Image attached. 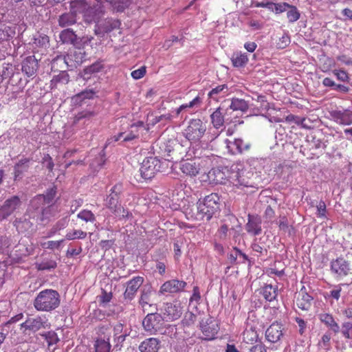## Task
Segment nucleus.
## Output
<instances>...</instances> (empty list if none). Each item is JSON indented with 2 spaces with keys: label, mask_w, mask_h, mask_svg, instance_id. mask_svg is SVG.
Wrapping results in <instances>:
<instances>
[{
  "label": "nucleus",
  "mask_w": 352,
  "mask_h": 352,
  "mask_svg": "<svg viewBox=\"0 0 352 352\" xmlns=\"http://www.w3.org/2000/svg\"><path fill=\"white\" fill-rule=\"evenodd\" d=\"M122 190V186L120 184L114 185L105 199V206L116 216L128 217L129 212L121 206L119 201Z\"/></svg>",
  "instance_id": "nucleus-3"
},
{
  "label": "nucleus",
  "mask_w": 352,
  "mask_h": 352,
  "mask_svg": "<svg viewBox=\"0 0 352 352\" xmlns=\"http://www.w3.org/2000/svg\"><path fill=\"white\" fill-rule=\"evenodd\" d=\"M320 320L327 326L331 328L334 333H338L340 330L338 324L335 321L332 315L329 314H322L320 316Z\"/></svg>",
  "instance_id": "nucleus-43"
},
{
  "label": "nucleus",
  "mask_w": 352,
  "mask_h": 352,
  "mask_svg": "<svg viewBox=\"0 0 352 352\" xmlns=\"http://www.w3.org/2000/svg\"><path fill=\"white\" fill-rule=\"evenodd\" d=\"M19 69L16 68L15 65H13L12 63H3L2 65V69L0 72V75L2 78V80L5 79H10L15 74H19Z\"/></svg>",
  "instance_id": "nucleus-34"
},
{
  "label": "nucleus",
  "mask_w": 352,
  "mask_h": 352,
  "mask_svg": "<svg viewBox=\"0 0 352 352\" xmlns=\"http://www.w3.org/2000/svg\"><path fill=\"white\" fill-rule=\"evenodd\" d=\"M143 283L144 278L140 276H135L126 282V289L124 292V298L127 300H132Z\"/></svg>",
  "instance_id": "nucleus-14"
},
{
  "label": "nucleus",
  "mask_w": 352,
  "mask_h": 352,
  "mask_svg": "<svg viewBox=\"0 0 352 352\" xmlns=\"http://www.w3.org/2000/svg\"><path fill=\"white\" fill-rule=\"evenodd\" d=\"M278 226L280 230H283L285 232H288L289 234H291V230L293 229L292 227L289 226L288 220L286 217L283 216L280 218L278 221Z\"/></svg>",
  "instance_id": "nucleus-58"
},
{
  "label": "nucleus",
  "mask_w": 352,
  "mask_h": 352,
  "mask_svg": "<svg viewBox=\"0 0 352 352\" xmlns=\"http://www.w3.org/2000/svg\"><path fill=\"white\" fill-rule=\"evenodd\" d=\"M161 161L156 157L144 159L140 168V175L144 180L151 179L160 170Z\"/></svg>",
  "instance_id": "nucleus-7"
},
{
  "label": "nucleus",
  "mask_w": 352,
  "mask_h": 352,
  "mask_svg": "<svg viewBox=\"0 0 352 352\" xmlns=\"http://www.w3.org/2000/svg\"><path fill=\"white\" fill-rule=\"evenodd\" d=\"M229 88L226 84L219 85L212 88L208 94V97L218 102L221 98L228 94Z\"/></svg>",
  "instance_id": "nucleus-27"
},
{
  "label": "nucleus",
  "mask_w": 352,
  "mask_h": 352,
  "mask_svg": "<svg viewBox=\"0 0 352 352\" xmlns=\"http://www.w3.org/2000/svg\"><path fill=\"white\" fill-rule=\"evenodd\" d=\"M21 72L28 78H34L39 68L38 60L34 56H28L25 58L21 63Z\"/></svg>",
  "instance_id": "nucleus-12"
},
{
  "label": "nucleus",
  "mask_w": 352,
  "mask_h": 352,
  "mask_svg": "<svg viewBox=\"0 0 352 352\" xmlns=\"http://www.w3.org/2000/svg\"><path fill=\"white\" fill-rule=\"evenodd\" d=\"M232 64L234 67H244L249 61L248 56L246 53L241 52H234L230 58Z\"/></svg>",
  "instance_id": "nucleus-32"
},
{
  "label": "nucleus",
  "mask_w": 352,
  "mask_h": 352,
  "mask_svg": "<svg viewBox=\"0 0 352 352\" xmlns=\"http://www.w3.org/2000/svg\"><path fill=\"white\" fill-rule=\"evenodd\" d=\"M105 146L103 147L98 153V156L92 160L91 168L94 169V175L98 172L104 164L106 162V154L104 151Z\"/></svg>",
  "instance_id": "nucleus-42"
},
{
  "label": "nucleus",
  "mask_w": 352,
  "mask_h": 352,
  "mask_svg": "<svg viewBox=\"0 0 352 352\" xmlns=\"http://www.w3.org/2000/svg\"><path fill=\"white\" fill-rule=\"evenodd\" d=\"M60 303V296L56 290L45 289L41 291L33 301V306L38 311L50 312Z\"/></svg>",
  "instance_id": "nucleus-2"
},
{
  "label": "nucleus",
  "mask_w": 352,
  "mask_h": 352,
  "mask_svg": "<svg viewBox=\"0 0 352 352\" xmlns=\"http://www.w3.org/2000/svg\"><path fill=\"white\" fill-rule=\"evenodd\" d=\"M200 328L204 339L208 340L215 338L219 329L217 321L211 318L205 320H202L200 323Z\"/></svg>",
  "instance_id": "nucleus-13"
},
{
  "label": "nucleus",
  "mask_w": 352,
  "mask_h": 352,
  "mask_svg": "<svg viewBox=\"0 0 352 352\" xmlns=\"http://www.w3.org/2000/svg\"><path fill=\"white\" fill-rule=\"evenodd\" d=\"M291 42L290 37L287 33H284L281 37L276 43L278 49H285Z\"/></svg>",
  "instance_id": "nucleus-54"
},
{
  "label": "nucleus",
  "mask_w": 352,
  "mask_h": 352,
  "mask_svg": "<svg viewBox=\"0 0 352 352\" xmlns=\"http://www.w3.org/2000/svg\"><path fill=\"white\" fill-rule=\"evenodd\" d=\"M71 10L76 16L77 14H83L85 21H87V12L88 11V4L86 0H74L71 2Z\"/></svg>",
  "instance_id": "nucleus-31"
},
{
  "label": "nucleus",
  "mask_w": 352,
  "mask_h": 352,
  "mask_svg": "<svg viewBox=\"0 0 352 352\" xmlns=\"http://www.w3.org/2000/svg\"><path fill=\"white\" fill-rule=\"evenodd\" d=\"M160 347V341L155 338H149L141 342L139 346L140 352H157Z\"/></svg>",
  "instance_id": "nucleus-25"
},
{
  "label": "nucleus",
  "mask_w": 352,
  "mask_h": 352,
  "mask_svg": "<svg viewBox=\"0 0 352 352\" xmlns=\"http://www.w3.org/2000/svg\"><path fill=\"white\" fill-rule=\"evenodd\" d=\"M331 271L338 277L342 278L348 275L350 265L344 258L339 257L331 262Z\"/></svg>",
  "instance_id": "nucleus-16"
},
{
  "label": "nucleus",
  "mask_w": 352,
  "mask_h": 352,
  "mask_svg": "<svg viewBox=\"0 0 352 352\" xmlns=\"http://www.w3.org/2000/svg\"><path fill=\"white\" fill-rule=\"evenodd\" d=\"M286 122L291 123L295 122L298 125H301L304 126L303 122L305 121V118H300L298 116H294L293 114H289L285 117Z\"/></svg>",
  "instance_id": "nucleus-61"
},
{
  "label": "nucleus",
  "mask_w": 352,
  "mask_h": 352,
  "mask_svg": "<svg viewBox=\"0 0 352 352\" xmlns=\"http://www.w3.org/2000/svg\"><path fill=\"white\" fill-rule=\"evenodd\" d=\"M19 327L23 335H35L39 331L45 329L48 327L47 319L45 316H28Z\"/></svg>",
  "instance_id": "nucleus-4"
},
{
  "label": "nucleus",
  "mask_w": 352,
  "mask_h": 352,
  "mask_svg": "<svg viewBox=\"0 0 352 352\" xmlns=\"http://www.w3.org/2000/svg\"><path fill=\"white\" fill-rule=\"evenodd\" d=\"M289 10L287 12V17L289 22L294 23L300 19V14L297 8L293 5H290Z\"/></svg>",
  "instance_id": "nucleus-51"
},
{
  "label": "nucleus",
  "mask_w": 352,
  "mask_h": 352,
  "mask_svg": "<svg viewBox=\"0 0 352 352\" xmlns=\"http://www.w3.org/2000/svg\"><path fill=\"white\" fill-rule=\"evenodd\" d=\"M262 294L269 302L275 300L278 296V286H273L272 284L265 285L262 289Z\"/></svg>",
  "instance_id": "nucleus-38"
},
{
  "label": "nucleus",
  "mask_w": 352,
  "mask_h": 352,
  "mask_svg": "<svg viewBox=\"0 0 352 352\" xmlns=\"http://www.w3.org/2000/svg\"><path fill=\"white\" fill-rule=\"evenodd\" d=\"M69 81V76L66 71H60L58 74L53 76L50 80L51 89H56L58 85H66Z\"/></svg>",
  "instance_id": "nucleus-33"
},
{
  "label": "nucleus",
  "mask_w": 352,
  "mask_h": 352,
  "mask_svg": "<svg viewBox=\"0 0 352 352\" xmlns=\"http://www.w3.org/2000/svg\"><path fill=\"white\" fill-rule=\"evenodd\" d=\"M32 219L25 212L23 217L17 218L13 222L14 226L19 233L30 232L34 230V223L30 221Z\"/></svg>",
  "instance_id": "nucleus-20"
},
{
  "label": "nucleus",
  "mask_w": 352,
  "mask_h": 352,
  "mask_svg": "<svg viewBox=\"0 0 352 352\" xmlns=\"http://www.w3.org/2000/svg\"><path fill=\"white\" fill-rule=\"evenodd\" d=\"M226 142L228 149H232V146H235V151H232V153L241 154L244 152L249 151L252 146L250 142H245L241 138H236L234 142L226 140Z\"/></svg>",
  "instance_id": "nucleus-24"
},
{
  "label": "nucleus",
  "mask_w": 352,
  "mask_h": 352,
  "mask_svg": "<svg viewBox=\"0 0 352 352\" xmlns=\"http://www.w3.org/2000/svg\"><path fill=\"white\" fill-rule=\"evenodd\" d=\"M47 341L48 346L56 344L59 341L57 333L54 331H47L40 334Z\"/></svg>",
  "instance_id": "nucleus-49"
},
{
  "label": "nucleus",
  "mask_w": 352,
  "mask_h": 352,
  "mask_svg": "<svg viewBox=\"0 0 352 352\" xmlns=\"http://www.w3.org/2000/svg\"><path fill=\"white\" fill-rule=\"evenodd\" d=\"M197 202L206 221L210 220L219 209V197L217 193H211Z\"/></svg>",
  "instance_id": "nucleus-6"
},
{
  "label": "nucleus",
  "mask_w": 352,
  "mask_h": 352,
  "mask_svg": "<svg viewBox=\"0 0 352 352\" xmlns=\"http://www.w3.org/2000/svg\"><path fill=\"white\" fill-rule=\"evenodd\" d=\"M142 325L144 330L151 335L156 334L164 328V318L157 312L148 313L142 321Z\"/></svg>",
  "instance_id": "nucleus-8"
},
{
  "label": "nucleus",
  "mask_w": 352,
  "mask_h": 352,
  "mask_svg": "<svg viewBox=\"0 0 352 352\" xmlns=\"http://www.w3.org/2000/svg\"><path fill=\"white\" fill-rule=\"evenodd\" d=\"M56 212L57 209L54 204H46L36 221L40 222L49 221L52 217H55Z\"/></svg>",
  "instance_id": "nucleus-37"
},
{
  "label": "nucleus",
  "mask_w": 352,
  "mask_h": 352,
  "mask_svg": "<svg viewBox=\"0 0 352 352\" xmlns=\"http://www.w3.org/2000/svg\"><path fill=\"white\" fill-rule=\"evenodd\" d=\"M236 116H232L229 113V110L227 109H224L221 107L217 108L210 115L211 123L216 129H219L223 126L224 123L229 124L236 122Z\"/></svg>",
  "instance_id": "nucleus-9"
},
{
  "label": "nucleus",
  "mask_w": 352,
  "mask_h": 352,
  "mask_svg": "<svg viewBox=\"0 0 352 352\" xmlns=\"http://www.w3.org/2000/svg\"><path fill=\"white\" fill-rule=\"evenodd\" d=\"M342 333L343 336L348 340H350L352 338V337L350 335V331L352 329V322H344L342 324Z\"/></svg>",
  "instance_id": "nucleus-62"
},
{
  "label": "nucleus",
  "mask_w": 352,
  "mask_h": 352,
  "mask_svg": "<svg viewBox=\"0 0 352 352\" xmlns=\"http://www.w3.org/2000/svg\"><path fill=\"white\" fill-rule=\"evenodd\" d=\"M87 236V233L81 230H74L68 232L65 236L67 240H74L76 239H84Z\"/></svg>",
  "instance_id": "nucleus-55"
},
{
  "label": "nucleus",
  "mask_w": 352,
  "mask_h": 352,
  "mask_svg": "<svg viewBox=\"0 0 352 352\" xmlns=\"http://www.w3.org/2000/svg\"><path fill=\"white\" fill-rule=\"evenodd\" d=\"M12 240L7 236H0V252L4 254H10V247L12 245Z\"/></svg>",
  "instance_id": "nucleus-46"
},
{
  "label": "nucleus",
  "mask_w": 352,
  "mask_h": 352,
  "mask_svg": "<svg viewBox=\"0 0 352 352\" xmlns=\"http://www.w3.org/2000/svg\"><path fill=\"white\" fill-rule=\"evenodd\" d=\"M39 195L43 199L45 204H54V200L57 195V187L55 185L48 188L43 194Z\"/></svg>",
  "instance_id": "nucleus-41"
},
{
  "label": "nucleus",
  "mask_w": 352,
  "mask_h": 352,
  "mask_svg": "<svg viewBox=\"0 0 352 352\" xmlns=\"http://www.w3.org/2000/svg\"><path fill=\"white\" fill-rule=\"evenodd\" d=\"M63 242L64 239L59 241H48L43 244V247L52 250H59Z\"/></svg>",
  "instance_id": "nucleus-56"
},
{
  "label": "nucleus",
  "mask_w": 352,
  "mask_h": 352,
  "mask_svg": "<svg viewBox=\"0 0 352 352\" xmlns=\"http://www.w3.org/2000/svg\"><path fill=\"white\" fill-rule=\"evenodd\" d=\"M30 254V250L25 245L19 243L10 252L9 256L14 263H19L23 258Z\"/></svg>",
  "instance_id": "nucleus-22"
},
{
  "label": "nucleus",
  "mask_w": 352,
  "mask_h": 352,
  "mask_svg": "<svg viewBox=\"0 0 352 352\" xmlns=\"http://www.w3.org/2000/svg\"><path fill=\"white\" fill-rule=\"evenodd\" d=\"M131 0H116L112 7L117 12H122L131 5Z\"/></svg>",
  "instance_id": "nucleus-53"
},
{
  "label": "nucleus",
  "mask_w": 352,
  "mask_h": 352,
  "mask_svg": "<svg viewBox=\"0 0 352 352\" xmlns=\"http://www.w3.org/2000/svg\"><path fill=\"white\" fill-rule=\"evenodd\" d=\"M88 98V90L85 89L82 91L76 94L72 98V102L74 105L80 106L82 101Z\"/></svg>",
  "instance_id": "nucleus-52"
},
{
  "label": "nucleus",
  "mask_w": 352,
  "mask_h": 352,
  "mask_svg": "<svg viewBox=\"0 0 352 352\" xmlns=\"http://www.w3.org/2000/svg\"><path fill=\"white\" fill-rule=\"evenodd\" d=\"M68 223H69V219L67 218V217H65L62 218L61 219L58 220L50 230V231L49 232V236H53L57 232L66 228L68 225Z\"/></svg>",
  "instance_id": "nucleus-48"
},
{
  "label": "nucleus",
  "mask_w": 352,
  "mask_h": 352,
  "mask_svg": "<svg viewBox=\"0 0 352 352\" xmlns=\"http://www.w3.org/2000/svg\"><path fill=\"white\" fill-rule=\"evenodd\" d=\"M33 44L40 48H47L50 46V37L43 32H37L33 37Z\"/></svg>",
  "instance_id": "nucleus-36"
},
{
  "label": "nucleus",
  "mask_w": 352,
  "mask_h": 352,
  "mask_svg": "<svg viewBox=\"0 0 352 352\" xmlns=\"http://www.w3.org/2000/svg\"><path fill=\"white\" fill-rule=\"evenodd\" d=\"M94 346L96 352H109L111 349L110 343L104 340H97Z\"/></svg>",
  "instance_id": "nucleus-50"
},
{
  "label": "nucleus",
  "mask_w": 352,
  "mask_h": 352,
  "mask_svg": "<svg viewBox=\"0 0 352 352\" xmlns=\"http://www.w3.org/2000/svg\"><path fill=\"white\" fill-rule=\"evenodd\" d=\"M202 104V98L199 96H197L192 100L188 103L182 104L175 109L176 116H178L183 111H186L189 109L195 107H199Z\"/></svg>",
  "instance_id": "nucleus-40"
},
{
  "label": "nucleus",
  "mask_w": 352,
  "mask_h": 352,
  "mask_svg": "<svg viewBox=\"0 0 352 352\" xmlns=\"http://www.w3.org/2000/svg\"><path fill=\"white\" fill-rule=\"evenodd\" d=\"M317 208V216L320 218H325L327 212V206L324 201L320 200L318 204L316 206Z\"/></svg>",
  "instance_id": "nucleus-60"
},
{
  "label": "nucleus",
  "mask_w": 352,
  "mask_h": 352,
  "mask_svg": "<svg viewBox=\"0 0 352 352\" xmlns=\"http://www.w3.org/2000/svg\"><path fill=\"white\" fill-rule=\"evenodd\" d=\"M313 298L305 291L301 289L296 298V306L303 311H307L311 306Z\"/></svg>",
  "instance_id": "nucleus-26"
},
{
  "label": "nucleus",
  "mask_w": 352,
  "mask_h": 352,
  "mask_svg": "<svg viewBox=\"0 0 352 352\" xmlns=\"http://www.w3.org/2000/svg\"><path fill=\"white\" fill-rule=\"evenodd\" d=\"M185 214L188 219L203 221L206 220L205 217L200 210L198 202L196 204H192L185 209Z\"/></svg>",
  "instance_id": "nucleus-29"
},
{
  "label": "nucleus",
  "mask_w": 352,
  "mask_h": 352,
  "mask_svg": "<svg viewBox=\"0 0 352 352\" xmlns=\"http://www.w3.org/2000/svg\"><path fill=\"white\" fill-rule=\"evenodd\" d=\"M22 204L20 197L17 195H12L4 201L0 206V221L8 218L19 210Z\"/></svg>",
  "instance_id": "nucleus-10"
},
{
  "label": "nucleus",
  "mask_w": 352,
  "mask_h": 352,
  "mask_svg": "<svg viewBox=\"0 0 352 352\" xmlns=\"http://www.w3.org/2000/svg\"><path fill=\"white\" fill-rule=\"evenodd\" d=\"M186 286V283L185 281L172 279L163 283L159 292L162 294L165 293H177L183 291Z\"/></svg>",
  "instance_id": "nucleus-19"
},
{
  "label": "nucleus",
  "mask_w": 352,
  "mask_h": 352,
  "mask_svg": "<svg viewBox=\"0 0 352 352\" xmlns=\"http://www.w3.org/2000/svg\"><path fill=\"white\" fill-rule=\"evenodd\" d=\"M57 266V263L55 261L50 260L46 262H43L40 264L39 270H50L55 269Z\"/></svg>",
  "instance_id": "nucleus-64"
},
{
  "label": "nucleus",
  "mask_w": 352,
  "mask_h": 352,
  "mask_svg": "<svg viewBox=\"0 0 352 352\" xmlns=\"http://www.w3.org/2000/svg\"><path fill=\"white\" fill-rule=\"evenodd\" d=\"M76 34L69 28L65 29L60 32L59 38L63 43H72L76 38Z\"/></svg>",
  "instance_id": "nucleus-47"
},
{
  "label": "nucleus",
  "mask_w": 352,
  "mask_h": 352,
  "mask_svg": "<svg viewBox=\"0 0 352 352\" xmlns=\"http://www.w3.org/2000/svg\"><path fill=\"white\" fill-rule=\"evenodd\" d=\"M153 294L154 292L151 287L147 289L144 288L141 292L139 304L144 313L149 311L148 309H147V305H150V302H152L151 297Z\"/></svg>",
  "instance_id": "nucleus-30"
},
{
  "label": "nucleus",
  "mask_w": 352,
  "mask_h": 352,
  "mask_svg": "<svg viewBox=\"0 0 352 352\" xmlns=\"http://www.w3.org/2000/svg\"><path fill=\"white\" fill-rule=\"evenodd\" d=\"M87 112L78 113L77 115L75 116V117L74 118L73 126L77 127L79 124H81V122L85 124L87 120Z\"/></svg>",
  "instance_id": "nucleus-59"
},
{
  "label": "nucleus",
  "mask_w": 352,
  "mask_h": 352,
  "mask_svg": "<svg viewBox=\"0 0 352 352\" xmlns=\"http://www.w3.org/2000/svg\"><path fill=\"white\" fill-rule=\"evenodd\" d=\"M206 125L199 118L191 119L184 129V137L192 143H197L204 137Z\"/></svg>",
  "instance_id": "nucleus-5"
},
{
  "label": "nucleus",
  "mask_w": 352,
  "mask_h": 352,
  "mask_svg": "<svg viewBox=\"0 0 352 352\" xmlns=\"http://www.w3.org/2000/svg\"><path fill=\"white\" fill-rule=\"evenodd\" d=\"M162 312L164 315V320L166 321H174L180 318L183 313V307L179 300H174L171 302L164 304Z\"/></svg>",
  "instance_id": "nucleus-11"
},
{
  "label": "nucleus",
  "mask_w": 352,
  "mask_h": 352,
  "mask_svg": "<svg viewBox=\"0 0 352 352\" xmlns=\"http://www.w3.org/2000/svg\"><path fill=\"white\" fill-rule=\"evenodd\" d=\"M248 104L245 100L233 98L232 100L230 107L227 109L229 110V113L232 116V114L235 111H241L242 112H245L248 109Z\"/></svg>",
  "instance_id": "nucleus-35"
},
{
  "label": "nucleus",
  "mask_w": 352,
  "mask_h": 352,
  "mask_svg": "<svg viewBox=\"0 0 352 352\" xmlns=\"http://www.w3.org/2000/svg\"><path fill=\"white\" fill-rule=\"evenodd\" d=\"M258 334L255 328L250 327L246 328L243 333V339L245 343L253 344L258 340Z\"/></svg>",
  "instance_id": "nucleus-44"
},
{
  "label": "nucleus",
  "mask_w": 352,
  "mask_h": 352,
  "mask_svg": "<svg viewBox=\"0 0 352 352\" xmlns=\"http://www.w3.org/2000/svg\"><path fill=\"white\" fill-rule=\"evenodd\" d=\"M146 72V67L142 66L140 68L133 71L131 72V75L133 78H134L135 80H138V79L143 78L145 76Z\"/></svg>",
  "instance_id": "nucleus-63"
},
{
  "label": "nucleus",
  "mask_w": 352,
  "mask_h": 352,
  "mask_svg": "<svg viewBox=\"0 0 352 352\" xmlns=\"http://www.w3.org/2000/svg\"><path fill=\"white\" fill-rule=\"evenodd\" d=\"M32 162V158L23 157L14 164L12 173L14 182L19 181L23 179L25 173H28Z\"/></svg>",
  "instance_id": "nucleus-15"
},
{
  "label": "nucleus",
  "mask_w": 352,
  "mask_h": 352,
  "mask_svg": "<svg viewBox=\"0 0 352 352\" xmlns=\"http://www.w3.org/2000/svg\"><path fill=\"white\" fill-rule=\"evenodd\" d=\"M179 168L184 174L189 176H195L199 170L198 165L195 162L189 160L182 161Z\"/></svg>",
  "instance_id": "nucleus-28"
},
{
  "label": "nucleus",
  "mask_w": 352,
  "mask_h": 352,
  "mask_svg": "<svg viewBox=\"0 0 352 352\" xmlns=\"http://www.w3.org/2000/svg\"><path fill=\"white\" fill-rule=\"evenodd\" d=\"M45 205L41 196L37 195L31 199L26 212L33 219L37 220Z\"/></svg>",
  "instance_id": "nucleus-17"
},
{
  "label": "nucleus",
  "mask_w": 352,
  "mask_h": 352,
  "mask_svg": "<svg viewBox=\"0 0 352 352\" xmlns=\"http://www.w3.org/2000/svg\"><path fill=\"white\" fill-rule=\"evenodd\" d=\"M283 336V325L278 322H273L265 331V338L267 341L272 343L279 341Z\"/></svg>",
  "instance_id": "nucleus-18"
},
{
  "label": "nucleus",
  "mask_w": 352,
  "mask_h": 352,
  "mask_svg": "<svg viewBox=\"0 0 352 352\" xmlns=\"http://www.w3.org/2000/svg\"><path fill=\"white\" fill-rule=\"evenodd\" d=\"M330 115L332 119L339 124L350 125L352 124V111L349 109L332 111Z\"/></svg>",
  "instance_id": "nucleus-21"
},
{
  "label": "nucleus",
  "mask_w": 352,
  "mask_h": 352,
  "mask_svg": "<svg viewBox=\"0 0 352 352\" xmlns=\"http://www.w3.org/2000/svg\"><path fill=\"white\" fill-rule=\"evenodd\" d=\"M15 35V28L3 25L0 28V42L8 41Z\"/></svg>",
  "instance_id": "nucleus-45"
},
{
  "label": "nucleus",
  "mask_w": 352,
  "mask_h": 352,
  "mask_svg": "<svg viewBox=\"0 0 352 352\" xmlns=\"http://www.w3.org/2000/svg\"><path fill=\"white\" fill-rule=\"evenodd\" d=\"M75 60L78 63H82L86 61L87 54L84 49L78 48L74 52Z\"/></svg>",
  "instance_id": "nucleus-57"
},
{
  "label": "nucleus",
  "mask_w": 352,
  "mask_h": 352,
  "mask_svg": "<svg viewBox=\"0 0 352 352\" xmlns=\"http://www.w3.org/2000/svg\"><path fill=\"white\" fill-rule=\"evenodd\" d=\"M209 174V177L214 175L213 181L214 183L227 185L234 191L237 189L252 186L250 178L247 175L248 173L243 169L226 168L221 170L217 168L213 169Z\"/></svg>",
  "instance_id": "nucleus-1"
},
{
  "label": "nucleus",
  "mask_w": 352,
  "mask_h": 352,
  "mask_svg": "<svg viewBox=\"0 0 352 352\" xmlns=\"http://www.w3.org/2000/svg\"><path fill=\"white\" fill-rule=\"evenodd\" d=\"M246 231L254 236L258 235L262 232L261 219L258 216L248 215V221L245 225Z\"/></svg>",
  "instance_id": "nucleus-23"
},
{
  "label": "nucleus",
  "mask_w": 352,
  "mask_h": 352,
  "mask_svg": "<svg viewBox=\"0 0 352 352\" xmlns=\"http://www.w3.org/2000/svg\"><path fill=\"white\" fill-rule=\"evenodd\" d=\"M58 22L59 26L62 28L67 27L76 22V16L71 10L69 12H66L59 16Z\"/></svg>",
  "instance_id": "nucleus-39"
}]
</instances>
